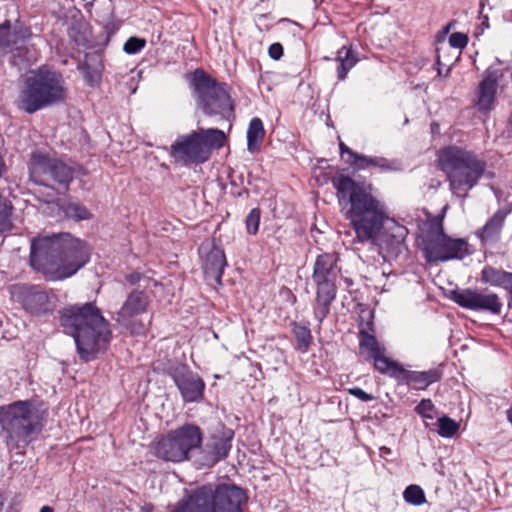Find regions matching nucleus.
Here are the masks:
<instances>
[{
	"mask_svg": "<svg viewBox=\"0 0 512 512\" xmlns=\"http://www.w3.org/2000/svg\"><path fill=\"white\" fill-rule=\"evenodd\" d=\"M332 183L344 217L355 233L354 242L369 244L379 251L394 250L404 242L407 228L389 216L371 184L355 181L344 173L334 176Z\"/></svg>",
	"mask_w": 512,
	"mask_h": 512,
	"instance_id": "nucleus-1",
	"label": "nucleus"
},
{
	"mask_svg": "<svg viewBox=\"0 0 512 512\" xmlns=\"http://www.w3.org/2000/svg\"><path fill=\"white\" fill-rule=\"evenodd\" d=\"M89 257L86 243L68 233L37 237L31 242L30 264L50 280L74 275Z\"/></svg>",
	"mask_w": 512,
	"mask_h": 512,
	"instance_id": "nucleus-2",
	"label": "nucleus"
},
{
	"mask_svg": "<svg viewBox=\"0 0 512 512\" xmlns=\"http://www.w3.org/2000/svg\"><path fill=\"white\" fill-rule=\"evenodd\" d=\"M64 332L74 338L79 356L91 360L111 339L108 321L93 303L73 305L61 311Z\"/></svg>",
	"mask_w": 512,
	"mask_h": 512,
	"instance_id": "nucleus-3",
	"label": "nucleus"
},
{
	"mask_svg": "<svg viewBox=\"0 0 512 512\" xmlns=\"http://www.w3.org/2000/svg\"><path fill=\"white\" fill-rule=\"evenodd\" d=\"M247 496L236 485H202L187 492L171 512H243Z\"/></svg>",
	"mask_w": 512,
	"mask_h": 512,
	"instance_id": "nucleus-4",
	"label": "nucleus"
},
{
	"mask_svg": "<svg viewBox=\"0 0 512 512\" xmlns=\"http://www.w3.org/2000/svg\"><path fill=\"white\" fill-rule=\"evenodd\" d=\"M66 95L63 76L59 72L42 67L26 77L16 105L20 110L32 114L65 101Z\"/></svg>",
	"mask_w": 512,
	"mask_h": 512,
	"instance_id": "nucleus-5",
	"label": "nucleus"
},
{
	"mask_svg": "<svg viewBox=\"0 0 512 512\" xmlns=\"http://www.w3.org/2000/svg\"><path fill=\"white\" fill-rule=\"evenodd\" d=\"M0 425L11 449L28 445L41 431L39 410L30 401H16L0 407Z\"/></svg>",
	"mask_w": 512,
	"mask_h": 512,
	"instance_id": "nucleus-6",
	"label": "nucleus"
},
{
	"mask_svg": "<svg viewBox=\"0 0 512 512\" xmlns=\"http://www.w3.org/2000/svg\"><path fill=\"white\" fill-rule=\"evenodd\" d=\"M338 274L335 254L324 253L316 258L312 274V281L316 287L313 315L319 325L329 315L332 303L336 299Z\"/></svg>",
	"mask_w": 512,
	"mask_h": 512,
	"instance_id": "nucleus-7",
	"label": "nucleus"
},
{
	"mask_svg": "<svg viewBox=\"0 0 512 512\" xmlns=\"http://www.w3.org/2000/svg\"><path fill=\"white\" fill-rule=\"evenodd\" d=\"M421 249L428 262H445L462 259L468 253V244L463 239H454L443 231L442 219L435 218L423 235Z\"/></svg>",
	"mask_w": 512,
	"mask_h": 512,
	"instance_id": "nucleus-8",
	"label": "nucleus"
},
{
	"mask_svg": "<svg viewBox=\"0 0 512 512\" xmlns=\"http://www.w3.org/2000/svg\"><path fill=\"white\" fill-rule=\"evenodd\" d=\"M226 135L219 129H200L179 136L171 145V156L175 159L205 160L210 152L224 146Z\"/></svg>",
	"mask_w": 512,
	"mask_h": 512,
	"instance_id": "nucleus-9",
	"label": "nucleus"
},
{
	"mask_svg": "<svg viewBox=\"0 0 512 512\" xmlns=\"http://www.w3.org/2000/svg\"><path fill=\"white\" fill-rule=\"evenodd\" d=\"M193 87L197 98V106L207 115H229L232 102L227 88L217 83L204 71L195 70L193 74Z\"/></svg>",
	"mask_w": 512,
	"mask_h": 512,
	"instance_id": "nucleus-10",
	"label": "nucleus"
},
{
	"mask_svg": "<svg viewBox=\"0 0 512 512\" xmlns=\"http://www.w3.org/2000/svg\"><path fill=\"white\" fill-rule=\"evenodd\" d=\"M201 442V429L196 425L186 424L160 439L154 446L155 455L165 461L181 462L186 460L189 452L198 448Z\"/></svg>",
	"mask_w": 512,
	"mask_h": 512,
	"instance_id": "nucleus-11",
	"label": "nucleus"
},
{
	"mask_svg": "<svg viewBox=\"0 0 512 512\" xmlns=\"http://www.w3.org/2000/svg\"><path fill=\"white\" fill-rule=\"evenodd\" d=\"M454 192L471 189L484 172V162H440Z\"/></svg>",
	"mask_w": 512,
	"mask_h": 512,
	"instance_id": "nucleus-12",
	"label": "nucleus"
},
{
	"mask_svg": "<svg viewBox=\"0 0 512 512\" xmlns=\"http://www.w3.org/2000/svg\"><path fill=\"white\" fill-rule=\"evenodd\" d=\"M451 299L459 306L470 310L488 311L499 314L502 302L495 293H488L472 289H458L451 292Z\"/></svg>",
	"mask_w": 512,
	"mask_h": 512,
	"instance_id": "nucleus-13",
	"label": "nucleus"
},
{
	"mask_svg": "<svg viewBox=\"0 0 512 512\" xmlns=\"http://www.w3.org/2000/svg\"><path fill=\"white\" fill-rule=\"evenodd\" d=\"M171 376L184 402L192 403L202 400L205 383L198 374L187 366L180 365L172 370Z\"/></svg>",
	"mask_w": 512,
	"mask_h": 512,
	"instance_id": "nucleus-14",
	"label": "nucleus"
},
{
	"mask_svg": "<svg viewBox=\"0 0 512 512\" xmlns=\"http://www.w3.org/2000/svg\"><path fill=\"white\" fill-rule=\"evenodd\" d=\"M199 255L202 260L205 278L210 282L220 285L223 270L226 266L224 251L216 246L214 241L206 240L199 247Z\"/></svg>",
	"mask_w": 512,
	"mask_h": 512,
	"instance_id": "nucleus-15",
	"label": "nucleus"
},
{
	"mask_svg": "<svg viewBox=\"0 0 512 512\" xmlns=\"http://www.w3.org/2000/svg\"><path fill=\"white\" fill-rule=\"evenodd\" d=\"M19 290L22 306L31 315L45 316L56 308V298L38 287L23 286Z\"/></svg>",
	"mask_w": 512,
	"mask_h": 512,
	"instance_id": "nucleus-16",
	"label": "nucleus"
},
{
	"mask_svg": "<svg viewBox=\"0 0 512 512\" xmlns=\"http://www.w3.org/2000/svg\"><path fill=\"white\" fill-rule=\"evenodd\" d=\"M373 311L370 309H361L359 314V350L362 355L373 359L385 352L384 347L377 341L373 328Z\"/></svg>",
	"mask_w": 512,
	"mask_h": 512,
	"instance_id": "nucleus-17",
	"label": "nucleus"
},
{
	"mask_svg": "<svg viewBox=\"0 0 512 512\" xmlns=\"http://www.w3.org/2000/svg\"><path fill=\"white\" fill-rule=\"evenodd\" d=\"M502 77L499 70H487L476 90L475 106L481 112L493 108L496 99L498 81Z\"/></svg>",
	"mask_w": 512,
	"mask_h": 512,
	"instance_id": "nucleus-18",
	"label": "nucleus"
},
{
	"mask_svg": "<svg viewBox=\"0 0 512 512\" xmlns=\"http://www.w3.org/2000/svg\"><path fill=\"white\" fill-rule=\"evenodd\" d=\"M31 35L30 29L22 23L16 21L11 24L10 21H5L0 25V47L7 48L10 52L20 50Z\"/></svg>",
	"mask_w": 512,
	"mask_h": 512,
	"instance_id": "nucleus-19",
	"label": "nucleus"
},
{
	"mask_svg": "<svg viewBox=\"0 0 512 512\" xmlns=\"http://www.w3.org/2000/svg\"><path fill=\"white\" fill-rule=\"evenodd\" d=\"M443 371L441 366L427 371H411L403 369L399 383L406 384L415 390H424L433 383L441 380Z\"/></svg>",
	"mask_w": 512,
	"mask_h": 512,
	"instance_id": "nucleus-20",
	"label": "nucleus"
},
{
	"mask_svg": "<svg viewBox=\"0 0 512 512\" xmlns=\"http://www.w3.org/2000/svg\"><path fill=\"white\" fill-rule=\"evenodd\" d=\"M40 171L64 186H67L73 178L72 169L67 166L66 162H33L30 167L31 174Z\"/></svg>",
	"mask_w": 512,
	"mask_h": 512,
	"instance_id": "nucleus-21",
	"label": "nucleus"
},
{
	"mask_svg": "<svg viewBox=\"0 0 512 512\" xmlns=\"http://www.w3.org/2000/svg\"><path fill=\"white\" fill-rule=\"evenodd\" d=\"M506 216L507 212L498 210L482 228L476 231V236L482 243H495L499 240Z\"/></svg>",
	"mask_w": 512,
	"mask_h": 512,
	"instance_id": "nucleus-22",
	"label": "nucleus"
},
{
	"mask_svg": "<svg viewBox=\"0 0 512 512\" xmlns=\"http://www.w3.org/2000/svg\"><path fill=\"white\" fill-rule=\"evenodd\" d=\"M147 305L148 298L145 293L137 290L131 292L117 314V321L125 322L130 317L143 313Z\"/></svg>",
	"mask_w": 512,
	"mask_h": 512,
	"instance_id": "nucleus-23",
	"label": "nucleus"
},
{
	"mask_svg": "<svg viewBox=\"0 0 512 512\" xmlns=\"http://www.w3.org/2000/svg\"><path fill=\"white\" fill-rule=\"evenodd\" d=\"M230 449L231 443L228 439L213 438L212 441L205 446L201 465L205 467L214 466L218 461L227 457Z\"/></svg>",
	"mask_w": 512,
	"mask_h": 512,
	"instance_id": "nucleus-24",
	"label": "nucleus"
},
{
	"mask_svg": "<svg viewBox=\"0 0 512 512\" xmlns=\"http://www.w3.org/2000/svg\"><path fill=\"white\" fill-rule=\"evenodd\" d=\"M481 280L492 286H500L508 289L512 283V273L487 266L482 270Z\"/></svg>",
	"mask_w": 512,
	"mask_h": 512,
	"instance_id": "nucleus-25",
	"label": "nucleus"
},
{
	"mask_svg": "<svg viewBox=\"0 0 512 512\" xmlns=\"http://www.w3.org/2000/svg\"><path fill=\"white\" fill-rule=\"evenodd\" d=\"M336 60L339 62V67L337 69L339 80H344L348 72L358 61L353 50L346 46H343L338 50Z\"/></svg>",
	"mask_w": 512,
	"mask_h": 512,
	"instance_id": "nucleus-26",
	"label": "nucleus"
},
{
	"mask_svg": "<svg viewBox=\"0 0 512 512\" xmlns=\"http://www.w3.org/2000/svg\"><path fill=\"white\" fill-rule=\"evenodd\" d=\"M384 353L385 352H382L379 356L372 359L374 361V367L380 373L389 375L399 382L404 368L398 363L387 358Z\"/></svg>",
	"mask_w": 512,
	"mask_h": 512,
	"instance_id": "nucleus-27",
	"label": "nucleus"
},
{
	"mask_svg": "<svg viewBox=\"0 0 512 512\" xmlns=\"http://www.w3.org/2000/svg\"><path fill=\"white\" fill-rule=\"evenodd\" d=\"M265 130L260 118H253L247 130V148L250 152H255L259 149V144L263 140Z\"/></svg>",
	"mask_w": 512,
	"mask_h": 512,
	"instance_id": "nucleus-28",
	"label": "nucleus"
},
{
	"mask_svg": "<svg viewBox=\"0 0 512 512\" xmlns=\"http://www.w3.org/2000/svg\"><path fill=\"white\" fill-rule=\"evenodd\" d=\"M293 333L297 341V350L301 353H306L312 342V335L309 327L300 323H295L293 326Z\"/></svg>",
	"mask_w": 512,
	"mask_h": 512,
	"instance_id": "nucleus-29",
	"label": "nucleus"
},
{
	"mask_svg": "<svg viewBox=\"0 0 512 512\" xmlns=\"http://www.w3.org/2000/svg\"><path fill=\"white\" fill-rule=\"evenodd\" d=\"M438 160H475L470 152L457 146H448L439 152Z\"/></svg>",
	"mask_w": 512,
	"mask_h": 512,
	"instance_id": "nucleus-30",
	"label": "nucleus"
},
{
	"mask_svg": "<svg viewBox=\"0 0 512 512\" xmlns=\"http://www.w3.org/2000/svg\"><path fill=\"white\" fill-rule=\"evenodd\" d=\"M437 432L443 438L453 437L459 430L460 425L448 416H442L437 420Z\"/></svg>",
	"mask_w": 512,
	"mask_h": 512,
	"instance_id": "nucleus-31",
	"label": "nucleus"
},
{
	"mask_svg": "<svg viewBox=\"0 0 512 512\" xmlns=\"http://www.w3.org/2000/svg\"><path fill=\"white\" fill-rule=\"evenodd\" d=\"M404 500L414 506H420L426 502L424 490L418 485H409L403 492Z\"/></svg>",
	"mask_w": 512,
	"mask_h": 512,
	"instance_id": "nucleus-32",
	"label": "nucleus"
},
{
	"mask_svg": "<svg viewBox=\"0 0 512 512\" xmlns=\"http://www.w3.org/2000/svg\"><path fill=\"white\" fill-rule=\"evenodd\" d=\"M11 209L9 203L0 195V232L8 230L11 227Z\"/></svg>",
	"mask_w": 512,
	"mask_h": 512,
	"instance_id": "nucleus-33",
	"label": "nucleus"
},
{
	"mask_svg": "<svg viewBox=\"0 0 512 512\" xmlns=\"http://www.w3.org/2000/svg\"><path fill=\"white\" fill-rule=\"evenodd\" d=\"M261 212L258 208H253L246 217L245 225L249 234L255 235L259 229Z\"/></svg>",
	"mask_w": 512,
	"mask_h": 512,
	"instance_id": "nucleus-34",
	"label": "nucleus"
},
{
	"mask_svg": "<svg viewBox=\"0 0 512 512\" xmlns=\"http://www.w3.org/2000/svg\"><path fill=\"white\" fill-rule=\"evenodd\" d=\"M415 411L425 419H434L435 406L430 399H423L416 407Z\"/></svg>",
	"mask_w": 512,
	"mask_h": 512,
	"instance_id": "nucleus-35",
	"label": "nucleus"
},
{
	"mask_svg": "<svg viewBox=\"0 0 512 512\" xmlns=\"http://www.w3.org/2000/svg\"><path fill=\"white\" fill-rule=\"evenodd\" d=\"M67 213L70 217L76 220H86L91 217L89 210L79 204H71L68 207Z\"/></svg>",
	"mask_w": 512,
	"mask_h": 512,
	"instance_id": "nucleus-36",
	"label": "nucleus"
},
{
	"mask_svg": "<svg viewBox=\"0 0 512 512\" xmlns=\"http://www.w3.org/2000/svg\"><path fill=\"white\" fill-rule=\"evenodd\" d=\"M146 41L137 37H130L124 44L123 50L127 54H135L145 47Z\"/></svg>",
	"mask_w": 512,
	"mask_h": 512,
	"instance_id": "nucleus-37",
	"label": "nucleus"
},
{
	"mask_svg": "<svg viewBox=\"0 0 512 512\" xmlns=\"http://www.w3.org/2000/svg\"><path fill=\"white\" fill-rule=\"evenodd\" d=\"M449 44L453 48L463 49L468 44V36L460 32L452 33L449 36Z\"/></svg>",
	"mask_w": 512,
	"mask_h": 512,
	"instance_id": "nucleus-38",
	"label": "nucleus"
},
{
	"mask_svg": "<svg viewBox=\"0 0 512 512\" xmlns=\"http://www.w3.org/2000/svg\"><path fill=\"white\" fill-rule=\"evenodd\" d=\"M367 165H370L376 169H378L380 172H389V171H398L400 170V167H398L396 162H365Z\"/></svg>",
	"mask_w": 512,
	"mask_h": 512,
	"instance_id": "nucleus-39",
	"label": "nucleus"
},
{
	"mask_svg": "<svg viewBox=\"0 0 512 512\" xmlns=\"http://www.w3.org/2000/svg\"><path fill=\"white\" fill-rule=\"evenodd\" d=\"M349 393L363 402H369L375 399L374 396L366 393L363 389L359 387L350 388Z\"/></svg>",
	"mask_w": 512,
	"mask_h": 512,
	"instance_id": "nucleus-40",
	"label": "nucleus"
},
{
	"mask_svg": "<svg viewBox=\"0 0 512 512\" xmlns=\"http://www.w3.org/2000/svg\"><path fill=\"white\" fill-rule=\"evenodd\" d=\"M268 53L272 59L278 60L283 55V47L280 43H274L270 45Z\"/></svg>",
	"mask_w": 512,
	"mask_h": 512,
	"instance_id": "nucleus-41",
	"label": "nucleus"
},
{
	"mask_svg": "<svg viewBox=\"0 0 512 512\" xmlns=\"http://www.w3.org/2000/svg\"><path fill=\"white\" fill-rule=\"evenodd\" d=\"M340 150H341V154L343 155L345 152L349 153L350 155L353 156V160H357V161H360V160H367L364 156H359V155H354L347 147L344 146L343 143L340 144Z\"/></svg>",
	"mask_w": 512,
	"mask_h": 512,
	"instance_id": "nucleus-42",
	"label": "nucleus"
},
{
	"mask_svg": "<svg viewBox=\"0 0 512 512\" xmlns=\"http://www.w3.org/2000/svg\"><path fill=\"white\" fill-rule=\"evenodd\" d=\"M140 280V274L139 273H132L127 276V281L131 284H136Z\"/></svg>",
	"mask_w": 512,
	"mask_h": 512,
	"instance_id": "nucleus-43",
	"label": "nucleus"
},
{
	"mask_svg": "<svg viewBox=\"0 0 512 512\" xmlns=\"http://www.w3.org/2000/svg\"><path fill=\"white\" fill-rule=\"evenodd\" d=\"M437 64L439 65V67H438V75H439V76L447 77V76L449 75V73H450V68L448 67V68L445 70V72H444V69H442V68L440 67V61H439V60H438Z\"/></svg>",
	"mask_w": 512,
	"mask_h": 512,
	"instance_id": "nucleus-44",
	"label": "nucleus"
},
{
	"mask_svg": "<svg viewBox=\"0 0 512 512\" xmlns=\"http://www.w3.org/2000/svg\"><path fill=\"white\" fill-rule=\"evenodd\" d=\"M6 172V165L5 162H0V178L3 176V174Z\"/></svg>",
	"mask_w": 512,
	"mask_h": 512,
	"instance_id": "nucleus-45",
	"label": "nucleus"
},
{
	"mask_svg": "<svg viewBox=\"0 0 512 512\" xmlns=\"http://www.w3.org/2000/svg\"><path fill=\"white\" fill-rule=\"evenodd\" d=\"M40 512H54L53 509L49 506H43L41 509H40Z\"/></svg>",
	"mask_w": 512,
	"mask_h": 512,
	"instance_id": "nucleus-46",
	"label": "nucleus"
},
{
	"mask_svg": "<svg viewBox=\"0 0 512 512\" xmlns=\"http://www.w3.org/2000/svg\"><path fill=\"white\" fill-rule=\"evenodd\" d=\"M381 452H382V453L389 454V453H390V449H389V448H386V447H382V448H381Z\"/></svg>",
	"mask_w": 512,
	"mask_h": 512,
	"instance_id": "nucleus-47",
	"label": "nucleus"
},
{
	"mask_svg": "<svg viewBox=\"0 0 512 512\" xmlns=\"http://www.w3.org/2000/svg\"><path fill=\"white\" fill-rule=\"evenodd\" d=\"M87 81H88V83H91V84L93 83L92 78L91 79H87Z\"/></svg>",
	"mask_w": 512,
	"mask_h": 512,
	"instance_id": "nucleus-48",
	"label": "nucleus"
},
{
	"mask_svg": "<svg viewBox=\"0 0 512 512\" xmlns=\"http://www.w3.org/2000/svg\"><path fill=\"white\" fill-rule=\"evenodd\" d=\"M2 158V156L0 155V159Z\"/></svg>",
	"mask_w": 512,
	"mask_h": 512,
	"instance_id": "nucleus-49",
	"label": "nucleus"
}]
</instances>
